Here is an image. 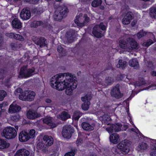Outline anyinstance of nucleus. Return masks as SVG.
I'll use <instances>...</instances> for the list:
<instances>
[{
    "label": "nucleus",
    "mask_w": 156,
    "mask_h": 156,
    "mask_svg": "<svg viewBox=\"0 0 156 156\" xmlns=\"http://www.w3.org/2000/svg\"><path fill=\"white\" fill-rule=\"evenodd\" d=\"M50 84L52 87L58 90L66 88V94L70 95L73 90L76 87L77 83L72 75L67 73H60L52 77L51 79Z\"/></svg>",
    "instance_id": "obj_1"
},
{
    "label": "nucleus",
    "mask_w": 156,
    "mask_h": 156,
    "mask_svg": "<svg viewBox=\"0 0 156 156\" xmlns=\"http://www.w3.org/2000/svg\"><path fill=\"white\" fill-rule=\"evenodd\" d=\"M130 145L128 140H125L118 144L116 147H113L112 150L115 154H120L121 152L123 154H126L129 152V147Z\"/></svg>",
    "instance_id": "obj_2"
},
{
    "label": "nucleus",
    "mask_w": 156,
    "mask_h": 156,
    "mask_svg": "<svg viewBox=\"0 0 156 156\" xmlns=\"http://www.w3.org/2000/svg\"><path fill=\"white\" fill-rule=\"evenodd\" d=\"M69 12L67 8L65 6L58 7L54 12L53 17L54 19L57 21H60L67 16Z\"/></svg>",
    "instance_id": "obj_3"
},
{
    "label": "nucleus",
    "mask_w": 156,
    "mask_h": 156,
    "mask_svg": "<svg viewBox=\"0 0 156 156\" xmlns=\"http://www.w3.org/2000/svg\"><path fill=\"white\" fill-rule=\"evenodd\" d=\"M17 135L16 129L11 127H8L4 129L2 133L3 137L7 139H11L15 138Z\"/></svg>",
    "instance_id": "obj_4"
},
{
    "label": "nucleus",
    "mask_w": 156,
    "mask_h": 156,
    "mask_svg": "<svg viewBox=\"0 0 156 156\" xmlns=\"http://www.w3.org/2000/svg\"><path fill=\"white\" fill-rule=\"evenodd\" d=\"M106 27L104 25L103 23H101L99 25H96L93 28L92 33L94 36L100 38L103 36L102 31L101 30H105Z\"/></svg>",
    "instance_id": "obj_5"
},
{
    "label": "nucleus",
    "mask_w": 156,
    "mask_h": 156,
    "mask_svg": "<svg viewBox=\"0 0 156 156\" xmlns=\"http://www.w3.org/2000/svg\"><path fill=\"white\" fill-rule=\"evenodd\" d=\"M74 131L73 128L70 125H66L63 127L62 135L64 138L69 139L71 137Z\"/></svg>",
    "instance_id": "obj_6"
},
{
    "label": "nucleus",
    "mask_w": 156,
    "mask_h": 156,
    "mask_svg": "<svg viewBox=\"0 0 156 156\" xmlns=\"http://www.w3.org/2000/svg\"><path fill=\"white\" fill-rule=\"evenodd\" d=\"M27 66H23L22 67L20 72V76L21 77H29L33 74L34 69H27Z\"/></svg>",
    "instance_id": "obj_7"
},
{
    "label": "nucleus",
    "mask_w": 156,
    "mask_h": 156,
    "mask_svg": "<svg viewBox=\"0 0 156 156\" xmlns=\"http://www.w3.org/2000/svg\"><path fill=\"white\" fill-rule=\"evenodd\" d=\"M122 125L119 123L115 124H111L109 127H107L106 130L109 133H112L114 132H118L121 130Z\"/></svg>",
    "instance_id": "obj_8"
},
{
    "label": "nucleus",
    "mask_w": 156,
    "mask_h": 156,
    "mask_svg": "<svg viewBox=\"0 0 156 156\" xmlns=\"http://www.w3.org/2000/svg\"><path fill=\"white\" fill-rule=\"evenodd\" d=\"M119 85L117 84L111 90L110 94L113 97L116 98H121L122 96V94L120 92L119 88Z\"/></svg>",
    "instance_id": "obj_9"
},
{
    "label": "nucleus",
    "mask_w": 156,
    "mask_h": 156,
    "mask_svg": "<svg viewBox=\"0 0 156 156\" xmlns=\"http://www.w3.org/2000/svg\"><path fill=\"white\" fill-rule=\"evenodd\" d=\"M129 43L128 51L139 48V45L135 40L133 38L129 37L127 39Z\"/></svg>",
    "instance_id": "obj_10"
},
{
    "label": "nucleus",
    "mask_w": 156,
    "mask_h": 156,
    "mask_svg": "<svg viewBox=\"0 0 156 156\" xmlns=\"http://www.w3.org/2000/svg\"><path fill=\"white\" fill-rule=\"evenodd\" d=\"M20 16L22 19L24 20H27L30 19L31 16V14L29 9L27 8L23 9L20 13Z\"/></svg>",
    "instance_id": "obj_11"
},
{
    "label": "nucleus",
    "mask_w": 156,
    "mask_h": 156,
    "mask_svg": "<svg viewBox=\"0 0 156 156\" xmlns=\"http://www.w3.org/2000/svg\"><path fill=\"white\" fill-rule=\"evenodd\" d=\"M75 31L73 30H69L67 32L65 38V40L66 42H73L75 37Z\"/></svg>",
    "instance_id": "obj_12"
},
{
    "label": "nucleus",
    "mask_w": 156,
    "mask_h": 156,
    "mask_svg": "<svg viewBox=\"0 0 156 156\" xmlns=\"http://www.w3.org/2000/svg\"><path fill=\"white\" fill-rule=\"evenodd\" d=\"M41 115L40 114L37 113L35 111L29 110L27 113V118L30 119H34L39 117Z\"/></svg>",
    "instance_id": "obj_13"
},
{
    "label": "nucleus",
    "mask_w": 156,
    "mask_h": 156,
    "mask_svg": "<svg viewBox=\"0 0 156 156\" xmlns=\"http://www.w3.org/2000/svg\"><path fill=\"white\" fill-rule=\"evenodd\" d=\"M132 13L130 12H127L123 18L122 22L123 24L128 25L129 24L131 20L133 19Z\"/></svg>",
    "instance_id": "obj_14"
},
{
    "label": "nucleus",
    "mask_w": 156,
    "mask_h": 156,
    "mask_svg": "<svg viewBox=\"0 0 156 156\" xmlns=\"http://www.w3.org/2000/svg\"><path fill=\"white\" fill-rule=\"evenodd\" d=\"M21 109L20 106L12 103L9 106L8 112L11 113H14L18 112Z\"/></svg>",
    "instance_id": "obj_15"
},
{
    "label": "nucleus",
    "mask_w": 156,
    "mask_h": 156,
    "mask_svg": "<svg viewBox=\"0 0 156 156\" xmlns=\"http://www.w3.org/2000/svg\"><path fill=\"white\" fill-rule=\"evenodd\" d=\"M42 141L48 147L52 145L53 143V139L52 137L47 135L44 136Z\"/></svg>",
    "instance_id": "obj_16"
},
{
    "label": "nucleus",
    "mask_w": 156,
    "mask_h": 156,
    "mask_svg": "<svg viewBox=\"0 0 156 156\" xmlns=\"http://www.w3.org/2000/svg\"><path fill=\"white\" fill-rule=\"evenodd\" d=\"M81 125L82 128L84 130L89 131L94 130L95 126V125L94 124L90 125L89 123L85 122H83Z\"/></svg>",
    "instance_id": "obj_17"
},
{
    "label": "nucleus",
    "mask_w": 156,
    "mask_h": 156,
    "mask_svg": "<svg viewBox=\"0 0 156 156\" xmlns=\"http://www.w3.org/2000/svg\"><path fill=\"white\" fill-rule=\"evenodd\" d=\"M30 139L28 133L25 131H23L21 132L19 135V140L22 142H25L27 141Z\"/></svg>",
    "instance_id": "obj_18"
},
{
    "label": "nucleus",
    "mask_w": 156,
    "mask_h": 156,
    "mask_svg": "<svg viewBox=\"0 0 156 156\" xmlns=\"http://www.w3.org/2000/svg\"><path fill=\"white\" fill-rule=\"evenodd\" d=\"M53 118L47 116L43 119L44 123L50 126L51 128H53L55 127V124L53 121Z\"/></svg>",
    "instance_id": "obj_19"
},
{
    "label": "nucleus",
    "mask_w": 156,
    "mask_h": 156,
    "mask_svg": "<svg viewBox=\"0 0 156 156\" xmlns=\"http://www.w3.org/2000/svg\"><path fill=\"white\" fill-rule=\"evenodd\" d=\"M45 41L46 40L44 38L41 37L34 40V42L36 44L39 45L40 47L41 48L45 46L46 45L45 43Z\"/></svg>",
    "instance_id": "obj_20"
},
{
    "label": "nucleus",
    "mask_w": 156,
    "mask_h": 156,
    "mask_svg": "<svg viewBox=\"0 0 156 156\" xmlns=\"http://www.w3.org/2000/svg\"><path fill=\"white\" fill-rule=\"evenodd\" d=\"M109 139L111 142L116 144L119 140V136L117 133H113L110 135Z\"/></svg>",
    "instance_id": "obj_21"
},
{
    "label": "nucleus",
    "mask_w": 156,
    "mask_h": 156,
    "mask_svg": "<svg viewBox=\"0 0 156 156\" xmlns=\"http://www.w3.org/2000/svg\"><path fill=\"white\" fill-rule=\"evenodd\" d=\"M57 117L59 119H61L63 121H65L67 119L70 118L71 116L67 112L63 111L60 114L57 115Z\"/></svg>",
    "instance_id": "obj_22"
},
{
    "label": "nucleus",
    "mask_w": 156,
    "mask_h": 156,
    "mask_svg": "<svg viewBox=\"0 0 156 156\" xmlns=\"http://www.w3.org/2000/svg\"><path fill=\"white\" fill-rule=\"evenodd\" d=\"M30 154L29 151L23 149L18 150L14 156H28Z\"/></svg>",
    "instance_id": "obj_23"
},
{
    "label": "nucleus",
    "mask_w": 156,
    "mask_h": 156,
    "mask_svg": "<svg viewBox=\"0 0 156 156\" xmlns=\"http://www.w3.org/2000/svg\"><path fill=\"white\" fill-rule=\"evenodd\" d=\"M13 27L15 28L19 29L22 27V23L17 18H15L12 21Z\"/></svg>",
    "instance_id": "obj_24"
},
{
    "label": "nucleus",
    "mask_w": 156,
    "mask_h": 156,
    "mask_svg": "<svg viewBox=\"0 0 156 156\" xmlns=\"http://www.w3.org/2000/svg\"><path fill=\"white\" fill-rule=\"evenodd\" d=\"M129 64L130 66L133 67L134 69H137L139 67V65L136 59H133L129 60Z\"/></svg>",
    "instance_id": "obj_25"
},
{
    "label": "nucleus",
    "mask_w": 156,
    "mask_h": 156,
    "mask_svg": "<svg viewBox=\"0 0 156 156\" xmlns=\"http://www.w3.org/2000/svg\"><path fill=\"white\" fill-rule=\"evenodd\" d=\"M148 147V145L146 143L142 142L139 145L137 150L139 151L143 152L144 150L147 149Z\"/></svg>",
    "instance_id": "obj_26"
},
{
    "label": "nucleus",
    "mask_w": 156,
    "mask_h": 156,
    "mask_svg": "<svg viewBox=\"0 0 156 156\" xmlns=\"http://www.w3.org/2000/svg\"><path fill=\"white\" fill-rule=\"evenodd\" d=\"M10 144L3 139L0 138V149L7 148L9 146Z\"/></svg>",
    "instance_id": "obj_27"
},
{
    "label": "nucleus",
    "mask_w": 156,
    "mask_h": 156,
    "mask_svg": "<svg viewBox=\"0 0 156 156\" xmlns=\"http://www.w3.org/2000/svg\"><path fill=\"white\" fill-rule=\"evenodd\" d=\"M37 147L38 149L41 150L43 152H45L48 151V147L46 146L42 141L38 143Z\"/></svg>",
    "instance_id": "obj_28"
},
{
    "label": "nucleus",
    "mask_w": 156,
    "mask_h": 156,
    "mask_svg": "<svg viewBox=\"0 0 156 156\" xmlns=\"http://www.w3.org/2000/svg\"><path fill=\"white\" fill-rule=\"evenodd\" d=\"M35 93L33 91H27L26 101H31L33 100L35 98Z\"/></svg>",
    "instance_id": "obj_29"
},
{
    "label": "nucleus",
    "mask_w": 156,
    "mask_h": 156,
    "mask_svg": "<svg viewBox=\"0 0 156 156\" xmlns=\"http://www.w3.org/2000/svg\"><path fill=\"white\" fill-rule=\"evenodd\" d=\"M127 42L124 40H120L119 41V45L120 47L128 51V46L129 43L127 41Z\"/></svg>",
    "instance_id": "obj_30"
},
{
    "label": "nucleus",
    "mask_w": 156,
    "mask_h": 156,
    "mask_svg": "<svg viewBox=\"0 0 156 156\" xmlns=\"http://www.w3.org/2000/svg\"><path fill=\"white\" fill-rule=\"evenodd\" d=\"M127 65V63L126 61H123L121 59H119L116 66L117 68L123 69Z\"/></svg>",
    "instance_id": "obj_31"
},
{
    "label": "nucleus",
    "mask_w": 156,
    "mask_h": 156,
    "mask_svg": "<svg viewBox=\"0 0 156 156\" xmlns=\"http://www.w3.org/2000/svg\"><path fill=\"white\" fill-rule=\"evenodd\" d=\"M32 12L36 15H40L43 13V10L42 7H39L33 9Z\"/></svg>",
    "instance_id": "obj_32"
},
{
    "label": "nucleus",
    "mask_w": 156,
    "mask_h": 156,
    "mask_svg": "<svg viewBox=\"0 0 156 156\" xmlns=\"http://www.w3.org/2000/svg\"><path fill=\"white\" fill-rule=\"evenodd\" d=\"M100 120L102 121V122L104 123H107L108 121H109L111 120V118L107 114H105L100 117Z\"/></svg>",
    "instance_id": "obj_33"
},
{
    "label": "nucleus",
    "mask_w": 156,
    "mask_h": 156,
    "mask_svg": "<svg viewBox=\"0 0 156 156\" xmlns=\"http://www.w3.org/2000/svg\"><path fill=\"white\" fill-rule=\"evenodd\" d=\"M22 44L18 43H12L10 44V46L14 50H16L22 47Z\"/></svg>",
    "instance_id": "obj_34"
},
{
    "label": "nucleus",
    "mask_w": 156,
    "mask_h": 156,
    "mask_svg": "<svg viewBox=\"0 0 156 156\" xmlns=\"http://www.w3.org/2000/svg\"><path fill=\"white\" fill-rule=\"evenodd\" d=\"M82 114L79 111H75L72 117V119L73 120H78L79 118L82 116Z\"/></svg>",
    "instance_id": "obj_35"
},
{
    "label": "nucleus",
    "mask_w": 156,
    "mask_h": 156,
    "mask_svg": "<svg viewBox=\"0 0 156 156\" xmlns=\"http://www.w3.org/2000/svg\"><path fill=\"white\" fill-rule=\"evenodd\" d=\"M83 17L84 18V21L82 22V23L79 24V25L80 26V27H83L87 23H88L90 21V18L87 16V15L86 14H84L83 15Z\"/></svg>",
    "instance_id": "obj_36"
},
{
    "label": "nucleus",
    "mask_w": 156,
    "mask_h": 156,
    "mask_svg": "<svg viewBox=\"0 0 156 156\" xmlns=\"http://www.w3.org/2000/svg\"><path fill=\"white\" fill-rule=\"evenodd\" d=\"M114 82V80L113 77L108 76L106 77L105 79V82L107 86L112 84Z\"/></svg>",
    "instance_id": "obj_37"
},
{
    "label": "nucleus",
    "mask_w": 156,
    "mask_h": 156,
    "mask_svg": "<svg viewBox=\"0 0 156 156\" xmlns=\"http://www.w3.org/2000/svg\"><path fill=\"white\" fill-rule=\"evenodd\" d=\"M57 51L62 56H64L66 54V50L61 46H58Z\"/></svg>",
    "instance_id": "obj_38"
},
{
    "label": "nucleus",
    "mask_w": 156,
    "mask_h": 156,
    "mask_svg": "<svg viewBox=\"0 0 156 156\" xmlns=\"http://www.w3.org/2000/svg\"><path fill=\"white\" fill-rule=\"evenodd\" d=\"M27 93V91L24 92H22L21 94H20L19 96V99L22 101H26Z\"/></svg>",
    "instance_id": "obj_39"
},
{
    "label": "nucleus",
    "mask_w": 156,
    "mask_h": 156,
    "mask_svg": "<svg viewBox=\"0 0 156 156\" xmlns=\"http://www.w3.org/2000/svg\"><path fill=\"white\" fill-rule=\"evenodd\" d=\"M101 3V0H94L92 2L91 5L94 7H96L100 5Z\"/></svg>",
    "instance_id": "obj_40"
},
{
    "label": "nucleus",
    "mask_w": 156,
    "mask_h": 156,
    "mask_svg": "<svg viewBox=\"0 0 156 156\" xmlns=\"http://www.w3.org/2000/svg\"><path fill=\"white\" fill-rule=\"evenodd\" d=\"M91 96L90 94H86L85 96L81 98L82 101L85 102L88 101H90V100L91 98Z\"/></svg>",
    "instance_id": "obj_41"
},
{
    "label": "nucleus",
    "mask_w": 156,
    "mask_h": 156,
    "mask_svg": "<svg viewBox=\"0 0 156 156\" xmlns=\"http://www.w3.org/2000/svg\"><path fill=\"white\" fill-rule=\"evenodd\" d=\"M150 14L151 17L156 19V9L151 8L150 9Z\"/></svg>",
    "instance_id": "obj_42"
},
{
    "label": "nucleus",
    "mask_w": 156,
    "mask_h": 156,
    "mask_svg": "<svg viewBox=\"0 0 156 156\" xmlns=\"http://www.w3.org/2000/svg\"><path fill=\"white\" fill-rule=\"evenodd\" d=\"M90 104V101L85 102L82 105V108L83 110L85 111L87 110L89 108Z\"/></svg>",
    "instance_id": "obj_43"
},
{
    "label": "nucleus",
    "mask_w": 156,
    "mask_h": 156,
    "mask_svg": "<svg viewBox=\"0 0 156 156\" xmlns=\"http://www.w3.org/2000/svg\"><path fill=\"white\" fill-rule=\"evenodd\" d=\"M43 24V23L41 21H34L33 22V27L36 28L37 27L41 26Z\"/></svg>",
    "instance_id": "obj_44"
},
{
    "label": "nucleus",
    "mask_w": 156,
    "mask_h": 156,
    "mask_svg": "<svg viewBox=\"0 0 156 156\" xmlns=\"http://www.w3.org/2000/svg\"><path fill=\"white\" fill-rule=\"evenodd\" d=\"M6 75V72L3 69H0V80H2Z\"/></svg>",
    "instance_id": "obj_45"
},
{
    "label": "nucleus",
    "mask_w": 156,
    "mask_h": 156,
    "mask_svg": "<svg viewBox=\"0 0 156 156\" xmlns=\"http://www.w3.org/2000/svg\"><path fill=\"white\" fill-rule=\"evenodd\" d=\"M147 33V32L144 31L143 30H141L137 33V36L138 38H140L145 36Z\"/></svg>",
    "instance_id": "obj_46"
},
{
    "label": "nucleus",
    "mask_w": 156,
    "mask_h": 156,
    "mask_svg": "<svg viewBox=\"0 0 156 156\" xmlns=\"http://www.w3.org/2000/svg\"><path fill=\"white\" fill-rule=\"evenodd\" d=\"M35 130L34 129L30 130L28 133L30 139L34 138L35 137Z\"/></svg>",
    "instance_id": "obj_47"
},
{
    "label": "nucleus",
    "mask_w": 156,
    "mask_h": 156,
    "mask_svg": "<svg viewBox=\"0 0 156 156\" xmlns=\"http://www.w3.org/2000/svg\"><path fill=\"white\" fill-rule=\"evenodd\" d=\"M14 38L15 39L20 41H23L24 40V38L22 36L17 34H15Z\"/></svg>",
    "instance_id": "obj_48"
},
{
    "label": "nucleus",
    "mask_w": 156,
    "mask_h": 156,
    "mask_svg": "<svg viewBox=\"0 0 156 156\" xmlns=\"http://www.w3.org/2000/svg\"><path fill=\"white\" fill-rule=\"evenodd\" d=\"M6 94V92L5 91L3 90H0V101L3 100Z\"/></svg>",
    "instance_id": "obj_49"
},
{
    "label": "nucleus",
    "mask_w": 156,
    "mask_h": 156,
    "mask_svg": "<svg viewBox=\"0 0 156 156\" xmlns=\"http://www.w3.org/2000/svg\"><path fill=\"white\" fill-rule=\"evenodd\" d=\"M154 42L151 39L147 40L146 42L144 43L143 46L146 47H148L153 43Z\"/></svg>",
    "instance_id": "obj_50"
},
{
    "label": "nucleus",
    "mask_w": 156,
    "mask_h": 156,
    "mask_svg": "<svg viewBox=\"0 0 156 156\" xmlns=\"http://www.w3.org/2000/svg\"><path fill=\"white\" fill-rule=\"evenodd\" d=\"M8 105L7 102L5 103H3L2 104H0V112H4L5 111V110L4 109L5 107Z\"/></svg>",
    "instance_id": "obj_51"
},
{
    "label": "nucleus",
    "mask_w": 156,
    "mask_h": 156,
    "mask_svg": "<svg viewBox=\"0 0 156 156\" xmlns=\"http://www.w3.org/2000/svg\"><path fill=\"white\" fill-rule=\"evenodd\" d=\"M23 92L22 89L20 88H17L14 92V94L16 96H19V94H21Z\"/></svg>",
    "instance_id": "obj_52"
},
{
    "label": "nucleus",
    "mask_w": 156,
    "mask_h": 156,
    "mask_svg": "<svg viewBox=\"0 0 156 156\" xmlns=\"http://www.w3.org/2000/svg\"><path fill=\"white\" fill-rule=\"evenodd\" d=\"M75 150H72L70 152H68L65 154L64 156H74L75 154Z\"/></svg>",
    "instance_id": "obj_53"
},
{
    "label": "nucleus",
    "mask_w": 156,
    "mask_h": 156,
    "mask_svg": "<svg viewBox=\"0 0 156 156\" xmlns=\"http://www.w3.org/2000/svg\"><path fill=\"white\" fill-rule=\"evenodd\" d=\"M145 83L144 81L143 80L142 81L136 82L135 84V87L136 86H140L142 85H144Z\"/></svg>",
    "instance_id": "obj_54"
},
{
    "label": "nucleus",
    "mask_w": 156,
    "mask_h": 156,
    "mask_svg": "<svg viewBox=\"0 0 156 156\" xmlns=\"http://www.w3.org/2000/svg\"><path fill=\"white\" fill-rule=\"evenodd\" d=\"M11 119L14 121H17L19 120V116L15 115L11 117Z\"/></svg>",
    "instance_id": "obj_55"
},
{
    "label": "nucleus",
    "mask_w": 156,
    "mask_h": 156,
    "mask_svg": "<svg viewBox=\"0 0 156 156\" xmlns=\"http://www.w3.org/2000/svg\"><path fill=\"white\" fill-rule=\"evenodd\" d=\"M82 141V139L81 138H78L76 141V144L77 146L80 144Z\"/></svg>",
    "instance_id": "obj_56"
},
{
    "label": "nucleus",
    "mask_w": 156,
    "mask_h": 156,
    "mask_svg": "<svg viewBox=\"0 0 156 156\" xmlns=\"http://www.w3.org/2000/svg\"><path fill=\"white\" fill-rule=\"evenodd\" d=\"M15 34L13 33H8L6 34V35L7 36L10 37L11 38H13L14 37Z\"/></svg>",
    "instance_id": "obj_57"
},
{
    "label": "nucleus",
    "mask_w": 156,
    "mask_h": 156,
    "mask_svg": "<svg viewBox=\"0 0 156 156\" xmlns=\"http://www.w3.org/2000/svg\"><path fill=\"white\" fill-rule=\"evenodd\" d=\"M75 23H76L77 25L78 26H80L79 25V24H79L82 23V22H81L80 20H79L76 19L74 20Z\"/></svg>",
    "instance_id": "obj_58"
},
{
    "label": "nucleus",
    "mask_w": 156,
    "mask_h": 156,
    "mask_svg": "<svg viewBox=\"0 0 156 156\" xmlns=\"http://www.w3.org/2000/svg\"><path fill=\"white\" fill-rule=\"evenodd\" d=\"M128 128V126L127 125H124L122 129V130H126Z\"/></svg>",
    "instance_id": "obj_59"
},
{
    "label": "nucleus",
    "mask_w": 156,
    "mask_h": 156,
    "mask_svg": "<svg viewBox=\"0 0 156 156\" xmlns=\"http://www.w3.org/2000/svg\"><path fill=\"white\" fill-rule=\"evenodd\" d=\"M2 42L3 38L1 36V35L0 34V47L2 46Z\"/></svg>",
    "instance_id": "obj_60"
},
{
    "label": "nucleus",
    "mask_w": 156,
    "mask_h": 156,
    "mask_svg": "<svg viewBox=\"0 0 156 156\" xmlns=\"http://www.w3.org/2000/svg\"><path fill=\"white\" fill-rule=\"evenodd\" d=\"M150 155L151 156H156V151H154L151 152Z\"/></svg>",
    "instance_id": "obj_61"
},
{
    "label": "nucleus",
    "mask_w": 156,
    "mask_h": 156,
    "mask_svg": "<svg viewBox=\"0 0 156 156\" xmlns=\"http://www.w3.org/2000/svg\"><path fill=\"white\" fill-rule=\"evenodd\" d=\"M39 0H32L31 3L33 4L37 3Z\"/></svg>",
    "instance_id": "obj_62"
},
{
    "label": "nucleus",
    "mask_w": 156,
    "mask_h": 156,
    "mask_svg": "<svg viewBox=\"0 0 156 156\" xmlns=\"http://www.w3.org/2000/svg\"><path fill=\"white\" fill-rule=\"evenodd\" d=\"M45 101L47 103H51V101L50 99H48V98H47V99H46Z\"/></svg>",
    "instance_id": "obj_63"
},
{
    "label": "nucleus",
    "mask_w": 156,
    "mask_h": 156,
    "mask_svg": "<svg viewBox=\"0 0 156 156\" xmlns=\"http://www.w3.org/2000/svg\"><path fill=\"white\" fill-rule=\"evenodd\" d=\"M136 23V21L135 20H133L131 23V25L132 26H134Z\"/></svg>",
    "instance_id": "obj_64"
}]
</instances>
